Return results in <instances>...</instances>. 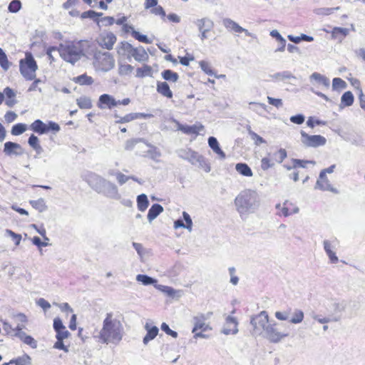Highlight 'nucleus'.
Wrapping results in <instances>:
<instances>
[{
  "instance_id": "obj_2",
  "label": "nucleus",
  "mask_w": 365,
  "mask_h": 365,
  "mask_svg": "<svg viewBox=\"0 0 365 365\" xmlns=\"http://www.w3.org/2000/svg\"><path fill=\"white\" fill-rule=\"evenodd\" d=\"M58 51L63 59L74 63L84 55V43L82 41L67 42L61 44Z\"/></svg>"
},
{
  "instance_id": "obj_52",
  "label": "nucleus",
  "mask_w": 365,
  "mask_h": 365,
  "mask_svg": "<svg viewBox=\"0 0 365 365\" xmlns=\"http://www.w3.org/2000/svg\"><path fill=\"white\" fill-rule=\"evenodd\" d=\"M160 329L165 332L167 335L176 339L178 336V333L170 328L169 325L166 322H163L160 325Z\"/></svg>"
},
{
  "instance_id": "obj_13",
  "label": "nucleus",
  "mask_w": 365,
  "mask_h": 365,
  "mask_svg": "<svg viewBox=\"0 0 365 365\" xmlns=\"http://www.w3.org/2000/svg\"><path fill=\"white\" fill-rule=\"evenodd\" d=\"M197 26L201 33V39L205 40L208 38L209 33L212 30L214 23L209 19L203 18L197 20Z\"/></svg>"
},
{
  "instance_id": "obj_28",
  "label": "nucleus",
  "mask_w": 365,
  "mask_h": 365,
  "mask_svg": "<svg viewBox=\"0 0 365 365\" xmlns=\"http://www.w3.org/2000/svg\"><path fill=\"white\" fill-rule=\"evenodd\" d=\"M73 82L80 86H91L93 83V78L88 76L86 73H83L73 78Z\"/></svg>"
},
{
  "instance_id": "obj_46",
  "label": "nucleus",
  "mask_w": 365,
  "mask_h": 365,
  "mask_svg": "<svg viewBox=\"0 0 365 365\" xmlns=\"http://www.w3.org/2000/svg\"><path fill=\"white\" fill-rule=\"evenodd\" d=\"M349 30L341 27H334L331 31V36L334 38H344L348 35Z\"/></svg>"
},
{
  "instance_id": "obj_57",
  "label": "nucleus",
  "mask_w": 365,
  "mask_h": 365,
  "mask_svg": "<svg viewBox=\"0 0 365 365\" xmlns=\"http://www.w3.org/2000/svg\"><path fill=\"white\" fill-rule=\"evenodd\" d=\"M332 88L334 90L344 89L346 88V83L340 78H334L332 81Z\"/></svg>"
},
{
  "instance_id": "obj_33",
  "label": "nucleus",
  "mask_w": 365,
  "mask_h": 365,
  "mask_svg": "<svg viewBox=\"0 0 365 365\" xmlns=\"http://www.w3.org/2000/svg\"><path fill=\"white\" fill-rule=\"evenodd\" d=\"M209 146L217 153L221 158H225V153L220 148L217 139L215 137H210L208 138Z\"/></svg>"
},
{
  "instance_id": "obj_42",
  "label": "nucleus",
  "mask_w": 365,
  "mask_h": 365,
  "mask_svg": "<svg viewBox=\"0 0 365 365\" xmlns=\"http://www.w3.org/2000/svg\"><path fill=\"white\" fill-rule=\"evenodd\" d=\"M235 168L242 175L251 177L253 175L251 168L246 163H237Z\"/></svg>"
},
{
  "instance_id": "obj_63",
  "label": "nucleus",
  "mask_w": 365,
  "mask_h": 365,
  "mask_svg": "<svg viewBox=\"0 0 365 365\" xmlns=\"http://www.w3.org/2000/svg\"><path fill=\"white\" fill-rule=\"evenodd\" d=\"M249 134L250 135L251 139L254 141L256 145H259L262 143H266V141L256 133L253 131H250Z\"/></svg>"
},
{
  "instance_id": "obj_22",
  "label": "nucleus",
  "mask_w": 365,
  "mask_h": 365,
  "mask_svg": "<svg viewBox=\"0 0 365 365\" xmlns=\"http://www.w3.org/2000/svg\"><path fill=\"white\" fill-rule=\"evenodd\" d=\"M4 152L7 155H19L23 153L22 148L19 143L10 141L4 143Z\"/></svg>"
},
{
  "instance_id": "obj_40",
  "label": "nucleus",
  "mask_w": 365,
  "mask_h": 365,
  "mask_svg": "<svg viewBox=\"0 0 365 365\" xmlns=\"http://www.w3.org/2000/svg\"><path fill=\"white\" fill-rule=\"evenodd\" d=\"M149 205V201L148 200V197L145 194H141L138 196L137 197V206L138 209L141 211L144 212L147 210Z\"/></svg>"
},
{
  "instance_id": "obj_5",
  "label": "nucleus",
  "mask_w": 365,
  "mask_h": 365,
  "mask_svg": "<svg viewBox=\"0 0 365 365\" xmlns=\"http://www.w3.org/2000/svg\"><path fill=\"white\" fill-rule=\"evenodd\" d=\"M38 65L31 52L25 53V58L19 61V71L23 77L27 81L36 79V72Z\"/></svg>"
},
{
  "instance_id": "obj_51",
  "label": "nucleus",
  "mask_w": 365,
  "mask_h": 365,
  "mask_svg": "<svg viewBox=\"0 0 365 365\" xmlns=\"http://www.w3.org/2000/svg\"><path fill=\"white\" fill-rule=\"evenodd\" d=\"M133 69H134L133 66H131L130 64H128V63L120 64L118 67V73L120 75H122V76H128V75H130L133 72Z\"/></svg>"
},
{
  "instance_id": "obj_16",
  "label": "nucleus",
  "mask_w": 365,
  "mask_h": 365,
  "mask_svg": "<svg viewBox=\"0 0 365 365\" xmlns=\"http://www.w3.org/2000/svg\"><path fill=\"white\" fill-rule=\"evenodd\" d=\"M316 187L323 191H330L334 193L339 192L338 190L330 183L327 175H324V172H320L316 182Z\"/></svg>"
},
{
  "instance_id": "obj_32",
  "label": "nucleus",
  "mask_w": 365,
  "mask_h": 365,
  "mask_svg": "<svg viewBox=\"0 0 365 365\" xmlns=\"http://www.w3.org/2000/svg\"><path fill=\"white\" fill-rule=\"evenodd\" d=\"M161 76L166 82L176 83L179 79L178 73L170 69L162 71Z\"/></svg>"
},
{
  "instance_id": "obj_37",
  "label": "nucleus",
  "mask_w": 365,
  "mask_h": 365,
  "mask_svg": "<svg viewBox=\"0 0 365 365\" xmlns=\"http://www.w3.org/2000/svg\"><path fill=\"white\" fill-rule=\"evenodd\" d=\"M145 115L143 113H128L123 117H120L119 119L116 121L117 123H125L130 121H133L134 120L140 118L142 117H144Z\"/></svg>"
},
{
  "instance_id": "obj_35",
  "label": "nucleus",
  "mask_w": 365,
  "mask_h": 365,
  "mask_svg": "<svg viewBox=\"0 0 365 365\" xmlns=\"http://www.w3.org/2000/svg\"><path fill=\"white\" fill-rule=\"evenodd\" d=\"M163 211V207L160 204H154L150 208L148 213V219L150 222L157 217Z\"/></svg>"
},
{
  "instance_id": "obj_3",
  "label": "nucleus",
  "mask_w": 365,
  "mask_h": 365,
  "mask_svg": "<svg viewBox=\"0 0 365 365\" xmlns=\"http://www.w3.org/2000/svg\"><path fill=\"white\" fill-rule=\"evenodd\" d=\"M257 195L250 190L242 191L235 199L237 210L240 214L251 212L258 205Z\"/></svg>"
},
{
  "instance_id": "obj_11",
  "label": "nucleus",
  "mask_w": 365,
  "mask_h": 365,
  "mask_svg": "<svg viewBox=\"0 0 365 365\" xmlns=\"http://www.w3.org/2000/svg\"><path fill=\"white\" fill-rule=\"evenodd\" d=\"M117 38L112 32H104L97 39L98 44L106 49L111 50L116 43Z\"/></svg>"
},
{
  "instance_id": "obj_19",
  "label": "nucleus",
  "mask_w": 365,
  "mask_h": 365,
  "mask_svg": "<svg viewBox=\"0 0 365 365\" xmlns=\"http://www.w3.org/2000/svg\"><path fill=\"white\" fill-rule=\"evenodd\" d=\"M277 208L279 210V215L287 217L298 211V208L294 204L288 200L285 201L282 205H278Z\"/></svg>"
},
{
  "instance_id": "obj_48",
  "label": "nucleus",
  "mask_w": 365,
  "mask_h": 365,
  "mask_svg": "<svg viewBox=\"0 0 365 365\" xmlns=\"http://www.w3.org/2000/svg\"><path fill=\"white\" fill-rule=\"evenodd\" d=\"M27 130V125L24 123H17L13 125L11 133L13 135H19Z\"/></svg>"
},
{
  "instance_id": "obj_60",
  "label": "nucleus",
  "mask_w": 365,
  "mask_h": 365,
  "mask_svg": "<svg viewBox=\"0 0 365 365\" xmlns=\"http://www.w3.org/2000/svg\"><path fill=\"white\" fill-rule=\"evenodd\" d=\"M36 304L39 306L45 312L51 308V304L44 298H38Z\"/></svg>"
},
{
  "instance_id": "obj_30",
  "label": "nucleus",
  "mask_w": 365,
  "mask_h": 365,
  "mask_svg": "<svg viewBox=\"0 0 365 365\" xmlns=\"http://www.w3.org/2000/svg\"><path fill=\"white\" fill-rule=\"evenodd\" d=\"M346 300V313L349 316H351L360 308V303L356 298L347 299Z\"/></svg>"
},
{
  "instance_id": "obj_44",
  "label": "nucleus",
  "mask_w": 365,
  "mask_h": 365,
  "mask_svg": "<svg viewBox=\"0 0 365 365\" xmlns=\"http://www.w3.org/2000/svg\"><path fill=\"white\" fill-rule=\"evenodd\" d=\"M304 317V314L302 310L295 309L289 322L292 324H297L303 321Z\"/></svg>"
},
{
  "instance_id": "obj_49",
  "label": "nucleus",
  "mask_w": 365,
  "mask_h": 365,
  "mask_svg": "<svg viewBox=\"0 0 365 365\" xmlns=\"http://www.w3.org/2000/svg\"><path fill=\"white\" fill-rule=\"evenodd\" d=\"M29 145L36 151L38 152L41 150V146L39 143V140L37 136L32 134L28 140Z\"/></svg>"
},
{
  "instance_id": "obj_27",
  "label": "nucleus",
  "mask_w": 365,
  "mask_h": 365,
  "mask_svg": "<svg viewBox=\"0 0 365 365\" xmlns=\"http://www.w3.org/2000/svg\"><path fill=\"white\" fill-rule=\"evenodd\" d=\"M153 74V70L150 65L143 64L141 67L136 69L135 77L138 78H143L145 77H152Z\"/></svg>"
},
{
  "instance_id": "obj_50",
  "label": "nucleus",
  "mask_w": 365,
  "mask_h": 365,
  "mask_svg": "<svg viewBox=\"0 0 365 365\" xmlns=\"http://www.w3.org/2000/svg\"><path fill=\"white\" fill-rule=\"evenodd\" d=\"M311 78L325 86H329V80L326 76L319 73H313Z\"/></svg>"
},
{
  "instance_id": "obj_47",
  "label": "nucleus",
  "mask_w": 365,
  "mask_h": 365,
  "mask_svg": "<svg viewBox=\"0 0 365 365\" xmlns=\"http://www.w3.org/2000/svg\"><path fill=\"white\" fill-rule=\"evenodd\" d=\"M30 205L39 212H43L46 209V205L43 199H38L36 200H30Z\"/></svg>"
},
{
  "instance_id": "obj_24",
  "label": "nucleus",
  "mask_w": 365,
  "mask_h": 365,
  "mask_svg": "<svg viewBox=\"0 0 365 365\" xmlns=\"http://www.w3.org/2000/svg\"><path fill=\"white\" fill-rule=\"evenodd\" d=\"M156 91L162 96L168 99L173 97V93L170 90L168 83L166 81H158L156 84Z\"/></svg>"
},
{
  "instance_id": "obj_25",
  "label": "nucleus",
  "mask_w": 365,
  "mask_h": 365,
  "mask_svg": "<svg viewBox=\"0 0 365 365\" xmlns=\"http://www.w3.org/2000/svg\"><path fill=\"white\" fill-rule=\"evenodd\" d=\"M311 317L314 319L315 321L318 322L320 324H327L331 322H338L340 320L341 317L340 316H333V315H329L327 317H324L322 314H319L315 313L314 312H312L310 314Z\"/></svg>"
},
{
  "instance_id": "obj_31",
  "label": "nucleus",
  "mask_w": 365,
  "mask_h": 365,
  "mask_svg": "<svg viewBox=\"0 0 365 365\" xmlns=\"http://www.w3.org/2000/svg\"><path fill=\"white\" fill-rule=\"evenodd\" d=\"M32 361L31 357L26 353L22 356L11 359L12 365H31Z\"/></svg>"
},
{
  "instance_id": "obj_53",
  "label": "nucleus",
  "mask_w": 365,
  "mask_h": 365,
  "mask_svg": "<svg viewBox=\"0 0 365 365\" xmlns=\"http://www.w3.org/2000/svg\"><path fill=\"white\" fill-rule=\"evenodd\" d=\"M273 165H274V163L272 162V158L271 157V153H269L267 157L263 158L261 160V168L264 170H268Z\"/></svg>"
},
{
  "instance_id": "obj_10",
  "label": "nucleus",
  "mask_w": 365,
  "mask_h": 365,
  "mask_svg": "<svg viewBox=\"0 0 365 365\" xmlns=\"http://www.w3.org/2000/svg\"><path fill=\"white\" fill-rule=\"evenodd\" d=\"M327 310L332 313L331 315L337 316L336 314L344 312L346 313V300L340 298H329V302L327 304Z\"/></svg>"
},
{
  "instance_id": "obj_9",
  "label": "nucleus",
  "mask_w": 365,
  "mask_h": 365,
  "mask_svg": "<svg viewBox=\"0 0 365 365\" xmlns=\"http://www.w3.org/2000/svg\"><path fill=\"white\" fill-rule=\"evenodd\" d=\"M302 144L309 148H317L323 146L327 143V139L321 135H309L302 130L300 132Z\"/></svg>"
},
{
  "instance_id": "obj_29",
  "label": "nucleus",
  "mask_w": 365,
  "mask_h": 365,
  "mask_svg": "<svg viewBox=\"0 0 365 365\" xmlns=\"http://www.w3.org/2000/svg\"><path fill=\"white\" fill-rule=\"evenodd\" d=\"M223 25L227 30L235 33L240 34L245 31V29L242 27H241L238 24H237L235 21L230 19H224Z\"/></svg>"
},
{
  "instance_id": "obj_39",
  "label": "nucleus",
  "mask_w": 365,
  "mask_h": 365,
  "mask_svg": "<svg viewBox=\"0 0 365 365\" xmlns=\"http://www.w3.org/2000/svg\"><path fill=\"white\" fill-rule=\"evenodd\" d=\"M270 35L275 38L277 41H279L280 46L278 48L276 49V52H282L284 51L286 47V41L285 39L282 36V35L277 31L273 30L270 32Z\"/></svg>"
},
{
  "instance_id": "obj_17",
  "label": "nucleus",
  "mask_w": 365,
  "mask_h": 365,
  "mask_svg": "<svg viewBox=\"0 0 365 365\" xmlns=\"http://www.w3.org/2000/svg\"><path fill=\"white\" fill-rule=\"evenodd\" d=\"M97 106L100 109H112L117 106L116 100L109 94H102L100 96Z\"/></svg>"
},
{
  "instance_id": "obj_61",
  "label": "nucleus",
  "mask_w": 365,
  "mask_h": 365,
  "mask_svg": "<svg viewBox=\"0 0 365 365\" xmlns=\"http://www.w3.org/2000/svg\"><path fill=\"white\" fill-rule=\"evenodd\" d=\"M21 3L19 0H13L9 5L8 9L10 12L16 13L20 10Z\"/></svg>"
},
{
  "instance_id": "obj_23",
  "label": "nucleus",
  "mask_w": 365,
  "mask_h": 365,
  "mask_svg": "<svg viewBox=\"0 0 365 365\" xmlns=\"http://www.w3.org/2000/svg\"><path fill=\"white\" fill-rule=\"evenodd\" d=\"M131 57L138 62L147 61L149 58L146 51L142 46L133 47L130 53Z\"/></svg>"
},
{
  "instance_id": "obj_62",
  "label": "nucleus",
  "mask_w": 365,
  "mask_h": 365,
  "mask_svg": "<svg viewBox=\"0 0 365 365\" xmlns=\"http://www.w3.org/2000/svg\"><path fill=\"white\" fill-rule=\"evenodd\" d=\"M101 15V14H98L93 10H88V11L81 13V19H95Z\"/></svg>"
},
{
  "instance_id": "obj_38",
  "label": "nucleus",
  "mask_w": 365,
  "mask_h": 365,
  "mask_svg": "<svg viewBox=\"0 0 365 365\" xmlns=\"http://www.w3.org/2000/svg\"><path fill=\"white\" fill-rule=\"evenodd\" d=\"M76 104L81 109H91L93 106L91 98L81 96L76 99Z\"/></svg>"
},
{
  "instance_id": "obj_14",
  "label": "nucleus",
  "mask_w": 365,
  "mask_h": 365,
  "mask_svg": "<svg viewBox=\"0 0 365 365\" xmlns=\"http://www.w3.org/2000/svg\"><path fill=\"white\" fill-rule=\"evenodd\" d=\"M144 329L146 331V334L143 338V343L147 345L158 335L159 328L154 325L153 322L149 321L145 323Z\"/></svg>"
},
{
  "instance_id": "obj_34",
  "label": "nucleus",
  "mask_w": 365,
  "mask_h": 365,
  "mask_svg": "<svg viewBox=\"0 0 365 365\" xmlns=\"http://www.w3.org/2000/svg\"><path fill=\"white\" fill-rule=\"evenodd\" d=\"M354 101V97L351 91H346L341 98V108H345L351 106Z\"/></svg>"
},
{
  "instance_id": "obj_41",
  "label": "nucleus",
  "mask_w": 365,
  "mask_h": 365,
  "mask_svg": "<svg viewBox=\"0 0 365 365\" xmlns=\"http://www.w3.org/2000/svg\"><path fill=\"white\" fill-rule=\"evenodd\" d=\"M133 48V46L128 42L122 41L119 44L118 52L123 55H127L128 58H130Z\"/></svg>"
},
{
  "instance_id": "obj_26",
  "label": "nucleus",
  "mask_w": 365,
  "mask_h": 365,
  "mask_svg": "<svg viewBox=\"0 0 365 365\" xmlns=\"http://www.w3.org/2000/svg\"><path fill=\"white\" fill-rule=\"evenodd\" d=\"M4 94V99L5 98V103L9 107H13L16 103V93L9 88L6 87L4 89L2 93Z\"/></svg>"
},
{
  "instance_id": "obj_59",
  "label": "nucleus",
  "mask_w": 365,
  "mask_h": 365,
  "mask_svg": "<svg viewBox=\"0 0 365 365\" xmlns=\"http://www.w3.org/2000/svg\"><path fill=\"white\" fill-rule=\"evenodd\" d=\"M155 287H156L158 290L161 291L164 294H168L170 297H172L175 294V290L170 287L156 284V286H155Z\"/></svg>"
},
{
  "instance_id": "obj_4",
  "label": "nucleus",
  "mask_w": 365,
  "mask_h": 365,
  "mask_svg": "<svg viewBox=\"0 0 365 365\" xmlns=\"http://www.w3.org/2000/svg\"><path fill=\"white\" fill-rule=\"evenodd\" d=\"M92 63L96 71L107 72L114 68L115 59L109 52L96 51L93 53Z\"/></svg>"
},
{
  "instance_id": "obj_54",
  "label": "nucleus",
  "mask_w": 365,
  "mask_h": 365,
  "mask_svg": "<svg viewBox=\"0 0 365 365\" xmlns=\"http://www.w3.org/2000/svg\"><path fill=\"white\" fill-rule=\"evenodd\" d=\"M0 66L4 71H7L10 66V63L4 51L0 48Z\"/></svg>"
},
{
  "instance_id": "obj_20",
  "label": "nucleus",
  "mask_w": 365,
  "mask_h": 365,
  "mask_svg": "<svg viewBox=\"0 0 365 365\" xmlns=\"http://www.w3.org/2000/svg\"><path fill=\"white\" fill-rule=\"evenodd\" d=\"M193 320V331H195L196 330H201L202 331H207L212 330V327L210 326V324L205 322L206 320L205 314H201L200 316L194 317Z\"/></svg>"
},
{
  "instance_id": "obj_21",
  "label": "nucleus",
  "mask_w": 365,
  "mask_h": 365,
  "mask_svg": "<svg viewBox=\"0 0 365 365\" xmlns=\"http://www.w3.org/2000/svg\"><path fill=\"white\" fill-rule=\"evenodd\" d=\"M190 158L192 164L198 163L199 166L206 173L210 171V165L202 155H199L197 152H192Z\"/></svg>"
},
{
  "instance_id": "obj_7",
  "label": "nucleus",
  "mask_w": 365,
  "mask_h": 365,
  "mask_svg": "<svg viewBox=\"0 0 365 365\" xmlns=\"http://www.w3.org/2000/svg\"><path fill=\"white\" fill-rule=\"evenodd\" d=\"M269 315L267 311H262L257 314H254L250 318V324L253 327V334H259L261 330H264L270 323Z\"/></svg>"
},
{
  "instance_id": "obj_12",
  "label": "nucleus",
  "mask_w": 365,
  "mask_h": 365,
  "mask_svg": "<svg viewBox=\"0 0 365 365\" xmlns=\"http://www.w3.org/2000/svg\"><path fill=\"white\" fill-rule=\"evenodd\" d=\"M238 320L237 317L228 315L225 318V324L221 330V333L225 335L236 334L238 333Z\"/></svg>"
},
{
  "instance_id": "obj_45",
  "label": "nucleus",
  "mask_w": 365,
  "mask_h": 365,
  "mask_svg": "<svg viewBox=\"0 0 365 365\" xmlns=\"http://www.w3.org/2000/svg\"><path fill=\"white\" fill-rule=\"evenodd\" d=\"M324 247L329 256V258L332 263H336L338 262V257L336 254L331 250V243L329 241L324 242Z\"/></svg>"
},
{
  "instance_id": "obj_36",
  "label": "nucleus",
  "mask_w": 365,
  "mask_h": 365,
  "mask_svg": "<svg viewBox=\"0 0 365 365\" xmlns=\"http://www.w3.org/2000/svg\"><path fill=\"white\" fill-rule=\"evenodd\" d=\"M21 337L19 338V340L24 344L29 346L32 349H36L38 346L37 341L31 336L26 332L23 334H21Z\"/></svg>"
},
{
  "instance_id": "obj_43",
  "label": "nucleus",
  "mask_w": 365,
  "mask_h": 365,
  "mask_svg": "<svg viewBox=\"0 0 365 365\" xmlns=\"http://www.w3.org/2000/svg\"><path fill=\"white\" fill-rule=\"evenodd\" d=\"M136 280L138 282H140L143 285H149V284H153L154 287L156 286V283L158 281L148 275L145 274H138L136 277Z\"/></svg>"
},
{
  "instance_id": "obj_64",
  "label": "nucleus",
  "mask_w": 365,
  "mask_h": 365,
  "mask_svg": "<svg viewBox=\"0 0 365 365\" xmlns=\"http://www.w3.org/2000/svg\"><path fill=\"white\" fill-rule=\"evenodd\" d=\"M25 328H26V327L24 325L18 324L13 329L14 334H11V336H15V337H17L19 339L20 337H21V334H24L25 333V331H23V329Z\"/></svg>"
},
{
  "instance_id": "obj_8",
  "label": "nucleus",
  "mask_w": 365,
  "mask_h": 365,
  "mask_svg": "<svg viewBox=\"0 0 365 365\" xmlns=\"http://www.w3.org/2000/svg\"><path fill=\"white\" fill-rule=\"evenodd\" d=\"M277 323L275 321H272L264 329V337L270 342L277 344L283 338L288 336L289 333H282L277 331L275 326Z\"/></svg>"
},
{
  "instance_id": "obj_6",
  "label": "nucleus",
  "mask_w": 365,
  "mask_h": 365,
  "mask_svg": "<svg viewBox=\"0 0 365 365\" xmlns=\"http://www.w3.org/2000/svg\"><path fill=\"white\" fill-rule=\"evenodd\" d=\"M30 129L38 135L48 133H56L60 130L59 125L53 121L44 123L41 120L37 119L30 125Z\"/></svg>"
},
{
  "instance_id": "obj_1",
  "label": "nucleus",
  "mask_w": 365,
  "mask_h": 365,
  "mask_svg": "<svg viewBox=\"0 0 365 365\" xmlns=\"http://www.w3.org/2000/svg\"><path fill=\"white\" fill-rule=\"evenodd\" d=\"M123 336V327L120 322L113 318L112 312L107 313L99 332V341L106 344L112 343L118 345L122 340Z\"/></svg>"
},
{
  "instance_id": "obj_18",
  "label": "nucleus",
  "mask_w": 365,
  "mask_h": 365,
  "mask_svg": "<svg viewBox=\"0 0 365 365\" xmlns=\"http://www.w3.org/2000/svg\"><path fill=\"white\" fill-rule=\"evenodd\" d=\"M122 30L125 34L130 33L132 36L140 42L145 43H150V41L148 39L147 36L140 34L138 31H136L132 26L128 24H124L123 25Z\"/></svg>"
},
{
  "instance_id": "obj_15",
  "label": "nucleus",
  "mask_w": 365,
  "mask_h": 365,
  "mask_svg": "<svg viewBox=\"0 0 365 365\" xmlns=\"http://www.w3.org/2000/svg\"><path fill=\"white\" fill-rule=\"evenodd\" d=\"M178 129L186 135H194L195 138L200 134V132L204 130L205 127L200 123L192 125L178 124Z\"/></svg>"
},
{
  "instance_id": "obj_55",
  "label": "nucleus",
  "mask_w": 365,
  "mask_h": 365,
  "mask_svg": "<svg viewBox=\"0 0 365 365\" xmlns=\"http://www.w3.org/2000/svg\"><path fill=\"white\" fill-rule=\"evenodd\" d=\"M151 14L159 16L161 19L165 20L166 14L163 8L160 5H157L150 9Z\"/></svg>"
},
{
  "instance_id": "obj_58",
  "label": "nucleus",
  "mask_w": 365,
  "mask_h": 365,
  "mask_svg": "<svg viewBox=\"0 0 365 365\" xmlns=\"http://www.w3.org/2000/svg\"><path fill=\"white\" fill-rule=\"evenodd\" d=\"M66 326L63 324V320L59 317H56L53 319V329L56 333L62 329H65Z\"/></svg>"
},
{
  "instance_id": "obj_56",
  "label": "nucleus",
  "mask_w": 365,
  "mask_h": 365,
  "mask_svg": "<svg viewBox=\"0 0 365 365\" xmlns=\"http://www.w3.org/2000/svg\"><path fill=\"white\" fill-rule=\"evenodd\" d=\"M56 341L54 342L53 348L63 351L66 353L69 351V346L65 345L63 340L56 338Z\"/></svg>"
}]
</instances>
